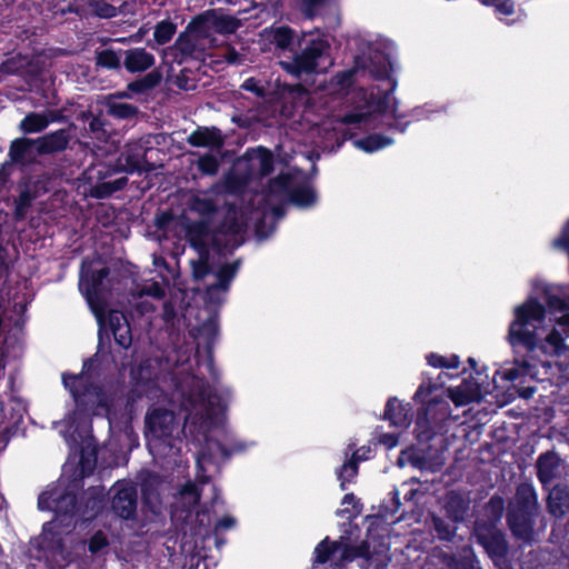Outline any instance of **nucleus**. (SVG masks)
I'll list each match as a JSON object with an SVG mask.
<instances>
[{"label": "nucleus", "instance_id": "nucleus-50", "mask_svg": "<svg viewBox=\"0 0 569 569\" xmlns=\"http://www.w3.org/2000/svg\"><path fill=\"white\" fill-rule=\"evenodd\" d=\"M435 527L438 533L443 539H449L453 533L450 529H448L440 519H435Z\"/></svg>", "mask_w": 569, "mask_h": 569}, {"label": "nucleus", "instance_id": "nucleus-33", "mask_svg": "<svg viewBox=\"0 0 569 569\" xmlns=\"http://www.w3.org/2000/svg\"><path fill=\"white\" fill-rule=\"evenodd\" d=\"M391 141L385 139L381 136H370L366 139H360L356 141V146L367 152H373L385 146H388Z\"/></svg>", "mask_w": 569, "mask_h": 569}, {"label": "nucleus", "instance_id": "nucleus-14", "mask_svg": "<svg viewBox=\"0 0 569 569\" xmlns=\"http://www.w3.org/2000/svg\"><path fill=\"white\" fill-rule=\"evenodd\" d=\"M69 140L70 137L66 130H57L37 138L36 143L38 144V153L42 156L63 151L67 148Z\"/></svg>", "mask_w": 569, "mask_h": 569}, {"label": "nucleus", "instance_id": "nucleus-18", "mask_svg": "<svg viewBox=\"0 0 569 569\" xmlns=\"http://www.w3.org/2000/svg\"><path fill=\"white\" fill-rule=\"evenodd\" d=\"M569 337L568 332L563 330L561 326H559V317L556 320L555 327L550 330L547 337L543 340L542 346H539L538 338L536 337V349L541 348L546 349L549 347L552 352L559 355L561 351L566 350L565 341Z\"/></svg>", "mask_w": 569, "mask_h": 569}, {"label": "nucleus", "instance_id": "nucleus-3", "mask_svg": "<svg viewBox=\"0 0 569 569\" xmlns=\"http://www.w3.org/2000/svg\"><path fill=\"white\" fill-rule=\"evenodd\" d=\"M107 276L108 270L106 268H101L97 271H90L84 266L82 267L79 284L80 290L86 296V299L99 322H102L107 307L106 293L102 287V280Z\"/></svg>", "mask_w": 569, "mask_h": 569}, {"label": "nucleus", "instance_id": "nucleus-36", "mask_svg": "<svg viewBox=\"0 0 569 569\" xmlns=\"http://www.w3.org/2000/svg\"><path fill=\"white\" fill-rule=\"evenodd\" d=\"M97 63L103 68L117 69L120 67V58L113 50L106 49L97 53Z\"/></svg>", "mask_w": 569, "mask_h": 569}, {"label": "nucleus", "instance_id": "nucleus-7", "mask_svg": "<svg viewBox=\"0 0 569 569\" xmlns=\"http://www.w3.org/2000/svg\"><path fill=\"white\" fill-rule=\"evenodd\" d=\"M533 320V302L526 301L516 309V319L510 326L509 339L513 346H525L528 350L533 348V337L530 327Z\"/></svg>", "mask_w": 569, "mask_h": 569}, {"label": "nucleus", "instance_id": "nucleus-40", "mask_svg": "<svg viewBox=\"0 0 569 569\" xmlns=\"http://www.w3.org/2000/svg\"><path fill=\"white\" fill-rule=\"evenodd\" d=\"M428 362L430 366L439 368H457L459 366V359L456 356H452L449 359H447L442 356L430 355L428 357Z\"/></svg>", "mask_w": 569, "mask_h": 569}, {"label": "nucleus", "instance_id": "nucleus-21", "mask_svg": "<svg viewBox=\"0 0 569 569\" xmlns=\"http://www.w3.org/2000/svg\"><path fill=\"white\" fill-rule=\"evenodd\" d=\"M50 122L51 119L46 113L30 112L22 119L19 129L23 133H38L43 131Z\"/></svg>", "mask_w": 569, "mask_h": 569}, {"label": "nucleus", "instance_id": "nucleus-23", "mask_svg": "<svg viewBox=\"0 0 569 569\" xmlns=\"http://www.w3.org/2000/svg\"><path fill=\"white\" fill-rule=\"evenodd\" d=\"M106 107L109 114L120 119L131 118L138 112L137 107L118 101V96H108L106 98Z\"/></svg>", "mask_w": 569, "mask_h": 569}, {"label": "nucleus", "instance_id": "nucleus-34", "mask_svg": "<svg viewBox=\"0 0 569 569\" xmlns=\"http://www.w3.org/2000/svg\"><path fill=\"white\" fill-rule=\"evenodd\" d=\"M127 183V178H120L113 181L104 182L96 187L93 196L97 198H104L112 192L122 189Z\"/></svg>", "mask_w": 569, "mask_h": 569}, {"label": "nucleus", "instance_id": "nucleus-35", "mask_svg": "<svg viewBox=\"0 0 569 569\" xmlns=\"http://www.w3.org/2000/svg\"><path fill=\"white\" fill-rule=\"evenodd\" d=\"M192 276L197 280L203 279L209 272L208 251H199V259L191 261Z\"/></svg>", "mask_w": 569, "mask_h": 569}, {"label": "nucleus", "instance_id": "nucleus-6", "mask_svg": "<svg viewBox=\"0 0 569 569\" xmlns=\"http://www.w3.org/2000/svg\"><path fill=\"white\" fill-rule=\"evenodd\" d=\"M270 191L279 193L298 206H309L315 201L313 191L308 186H300L299 176L280 174L270 184Z\"/></svg>", "mask_w": 569, "mask_h": 569}, {"label": "nucleus", "instance_id": "nucleus-61", "mask_svg": "<svg viewBox=\"0 0 569 569\" xmlns=\"http://www.w3.org/2000/svg\"><path fill=\"white\" fill-rule=\"evenodd\" d=\"M113 96H118V101H121L122 99L131 97L130 91H128V90L114 93Z\"/></svg>", "mask_w": 569, "mask_h": 569}, {"label": "nucleus", "instance_id": "nucleus-30", "mask_svg": "<svg viewBox=\"0 0 569 569\" xmlns=\"http://www.w3.org/2000/svg\"><path fill=\"white\" fill-rule=\"evenodd\" d=\"M160 81V76L156 72L148 73L142 79L130 82L128 84V91L134 93H142L149 89L156 87Z\"/></svg>", "mask_w": 569, "mask_h": 569}, {"label": "nucleus", "instance_id": "nucleus-47", "mask_svg": "<svg viewBox=\"0 0 569 569\" xmlns=\"http://www.w3.org/2000/svg\"><path fill=\"white\" fill-rule=\"evenodd\" d=\"M559 305H560V309L562 311H565L560 317H559V326H561L563 328V330H566L569 335V303L568 301L566 300H558Z\"/></svg>", "mask_w": 569, "mask_h": 569}, {"label": "nucleus", "instance_id": "nucleus-49", "mask_svg": "<svg viewBox=\"0 0 569 569\" xmlns=\"http://www.w3.org/2000/svg\"><path fill=\"white\" fill-rule=\"evenodd\" d=\"M379 442L387 449H392L398 445V437L395 433H383L379 437Z\"/></svg>", "mask_w": 569, "mask_h": 569}, {"label": "nucleus", "instance_id": "nucleus-22", "mask_svg": "<svg viewBox=\"0 0 569 569\" xmlns=\"http://www.w3.org/2000/svg\"><path fill=\"white\" fill-rule=\"evenodd\" d=\"M264 37L279 49H288L293 42V31L284 26L266 30Z\"/></svg>", "mask_w": 569, "mask_h": 569}, {"label": "nucleus", "instance_id": "nucleus-37", "mask_svg": "<svg viewBox=\"0 0 569 569\" xmlns=\"http://www.w3.org/2000/svg\"><path fill=\"white\" fill-rule=\"evenodd\" d=\"M547 507L552 515H563L566 512V500L560 496V491H551L548 496Z\"/></svg>", "mask_w": 569, "mask_h": 569}, {"label": "nucleus", "instance_id": "nucleus-38", "mask_svg": "<svg viewBox=\"0 0 569 569\" xmlns=\"http://www.w3.org/2000/svg\"><path fill=\"white\" fill-rule=\"evenodd\" d=\"M198 168L206 174H214L218 171L219 161L212 154H204L199 158Z\"/></svg>", "mask_w": 569, "mask_h": 569}, {"label": "nucleus", "instance_id": "nucleus-9", "mask_svg": "<svg viewBox=\"0 0 569 569\" xmlns=\"http://www.w3.org/2000/svg\"><path fill=\"white\" fill-rule=\"evenodd\" d=\"M79 381L78 377H64L63 382L66 387L70 388L78 407L82 408L83 411H87L88 415H100V409L107 406V400L104 395L98 388H91L87 390L81 396H78L73 390V387Z\"/></svg>", "mask_w": 569, "mask_h": 569}, {"label": "nucleus", "instance_id": "nucleus-41", "mask_svg": "<svg viewBox=\"0 0 569 569\" xmlns=\"http://www.w3.org/2000/svg\"><path fill=\"white\" fill-rule=\"evenodd\" d=\"M113 337L119 346L128 348L132 341L129 323H122V327L113 332Z\"/></svg>", "mask_w": 569, "mask_h": 569}, {"label": "nucleus", "instance_id": "nucleus-13", "mask_svg": "<svg viewBox=\"0 0 569 569\" xmlns=\"http://www.w3.org/2000/svg\"><path fill=\"white\" fill-rule=\"evenodd\" d=\"M193 147L220 149L223 146V137L217 128H198L187 139Z\"/></svg>", "mask_w": 569, "mask_h": 569}, {"label": "nucleus", "instance_id": "nucleus-54", "mask_svg": "<svg viewBox=\"0 0 569 569\" xmlns=\"http://www.w3.org/2000/svg\"><path fill=\"white\" fill-rule=\"evenodd\" d=\"M236 520L232 517H223L217 525V528L220 529H230L234 526Z\"/></svg>", "mask_w": 569, "mask_h": 569}, {"label": "nucleus", "instance_id": "nucleus-44", "mask_svg": "<svg viewBox=\"0 0 569 569\" xmlns=\"http://www.w3.org/2000/svg\"><path fill=\"white\" fill-rule=\"evenodd\" d=\"M107 545H108V539H107L106 535L101 531H98L97 533L93 535V537L91 538V540L89 542V550L94 553V552L100 551Z\"/></svg>", "mask_w": 569, "mask_h": 569}, {"label": "nucleus", "instance_id": "nucleus-12", "mask_svg": "<svg viewBox=\"0 0 569 569\" xmlns=\"http://www.w3.org/2000/svg\"><path fill=\"white\" fill-rule=\"evenodd\" d=\"M51 502H56V506L53 507V510L56 512H63L64 518L63 520H68L67 526H71V517L67 516V513L71 512L74 509L76 506V498L74 496L67 493L61 497L60 500L57 499L56 492H43L38 500V505L40 509H50Z\"/></svg>", "mask_w": 569, "mask_h": 569}, {"label": "nucleus", "instance_id": "nucleus-29", "mask_svg": "<svg viewBox=\"0 0 569 569\" xmlns=\"http://www.w3.org/2000/svg\"><path fill=\"white\" fill-rule=\"evenodd\" d=\"M176 31L177 26L173 22L163 20L156 26L153 37L158 44H164L171 40Z\"/></svg>", "mask_w": 569, "mask_h": 569}, {"label": "nucleus", "instance_id": "nucleus-56", "mask_svg": "<svg viewBox=\"0 0 569 569\" xmlns=\"http://www.w3.org/2000/svg\"><path fill=\"white\" fill-rule=\"evenodd\" d=\"M546 316V308L542 303L536 300V321H543Z\"/></svg>", "mask_w": 569, "mask_h": 569}, {"label": "nucleus", "instance_id": "nucleus-15", "mask_svg": "<svg viewBox=\"0 0 569 569\" xmlns=\"http://www.w3.org/2000/svg\"><path fill=\"white\" fill-rule=\"evenodd\" d=\"M123 64L129 72H142L154 64V57L142 48L130 49L124 52Z\"/></svg>", "mask_w": 569, "mask_h": 569}, {"label": "nucleus", "instance_id": "nucleus-59", "mask_svg": "<svg viewBox=\"0 0 569 569\" xmlns=\"http://www.w3.org/2000/svg\"><path fill=\"white\" fill-rule=\"evenodd\" d=\"M148 292L157 298L163 297V290L158 286H154L153 289L149 290Z\"/></svg>", "mask_w": 569, "mask_h": 569}, {"label": "nucleus", "instance_id": "nucleus-57", "mask_svg": "<svg viewBox=\"0 0 569 569\" xmlns=\"http://www.w3.org/2000/svg\"><path fill=\"white\" fill-rule=\"evenodd\" d=\"M226 59L229 63H237L239 62V54L233 49H228Z\"/></svg>", "mask_w": 569, "mask_h": 569}, {"label": "nucleus", "instance_id": "nucleus-11", "mask_svg": "<svg viewBox=\"0 0 569 569\" xmlns=\"http://www.w3.org/2000/svg\"><path fill=\"white\" fill-rule=\"evenodd\" d=\"M38 156L40 154L38 153V144L36 143V139L17 138L10 144L9 158L13 163H33Z\"/></svg>", "mask_w": 569, "mask_h": 569}, {"label": "nucleus", "instance_id": "nucleus-28", "mask_svg": "<svg viewBox=\"0 0 569 569\" xmlns=\"http://www.w3.org/2000/svg\"><path fill=\"white\" fill-rule=\"evenodd\" d=\"M251 160L257 162L259 173L267 176L272 171V154L262 148L257 149L252 152Z\"/></svg>", "mask_w": 569, "mask_h": 569}, {"label": "nucleus", "instance_id": "nucleus-10", "mask_svg": "<svg viewBox=\"0 0 569 569\" xmlns=\"http://www.w3.org/2000/svg\"><path fill=\"white\" fill-rule=\"evenodd\" d=\"M137 509V490L129 483H118L114 487L112 510L122 519H130Z\"/></svg>", "mask_w": 569, "mask_h": 569}, {"label": "nucleus", "instance_id": "nucleus-16", "mask_svg": "<svg viewBox=\"0 0 569 569\" xmlns=\"http://www.w3.org/2000/svg\"><path fill=\"white\" fill-rule=\"evenodd\" d=\"M202 22L210 32L232 33L240 27V21L227 14H210L201 17Z\"/></svg>", "mask_w": 569, "mask_h": 569}, {"label": "nucleus", "instance_id": "nucleus-48", "mask_svg": "<svg viewBox=\"0 0 569 569\" xmlns=\"http://www.w3.org/2000/svg\"><path fill=\"white\" fill-rule=\"evenodd\" d=\"M96 12L99 17L110 18L116 16L117 9L108 3H98Z\"/></svg>", "mask_w": 569, "mask_h": 569}, {"label": "nucleus", "instance_id": "nucleus-24", "mask_svg": "<svg viewBox=\"0 0 569 569\" xmlns=\"http://www.w3.org/2000/svg\"><path fill=\"white\" fill-rule=\"evenodd\" d=\"M477 396V388L469 382H465L456 388L449 389V397L456 406H466L476 400Z\"/></svg>", "mask_w": 569, "mask_h": 569}, {"label": "nucleus", "instance_id": "nucleus-45", "mask_svg": "<svg viewBox=\"0 0 569 569\" xmlns=\"http://www.w3.org/2000/svg\"><path fill=\"white\" fill-rule=\"evenodd\" d=\"M108 322H109V327H110V330L112 331V333L114 331H118V329L122 327V323H128L126 317L121 312H118V311H111L109 313Z\"/></svg>", "mask_w": 569, "mask_h": 569}, {"label": "nucleus", "instance_id": "nucleus-27", "mask_svg": "<svg viewBox=\"0 0 569 569\" xmlns=\"http://www.w3.org/2000/svg\"><path fill=\"white\" fill-rule=\"evenodd\" d=\"M244 221L242 216L234 208H229L226 213V222L222 224L221 232L239 233L242 231Z\"/></svg>", "mask_w": 569, "mask_h": 569}, {"label": "nucleus", "instance_id": "nucleus-55", "mask_svg": "<svg viewBox=\"0 0 569 569\" xmlns=\"http://www.w3.org/2000/svg\"><path fill=\"white\" fill-rule=\"evenodd\" d=\"M489 506L496 511L497 519L500 518L503 508L502 500L491 499Z\"/></svg>", "mask_w": 569, "mask_h": 569}, {"label": "nucleus", "instance_id": "nucleus-25", "mask_svg": "<svg viewBox=\"0 0 569 569\" xmlns=\"http://www.w3.org/2000/svg\"><path fill=\"white\" fill-rule=\"evenodd\" d=\"M216 202L208 193L197 194L192 198L190 209L203 218H209L216 212Z\"/></svg>", "mask_w": 569, "mask_h": 569}, {"label": "nucleus", "instance_id": "nucleus-63", "mask_svg": "<svg viewBox=\"0 0 569 569\" xmlns=\"http://www.w3.org/2000/svg\"><path fill=\"white\" fill-rule=\"evenodd\" d=\"M355 500H356L355 496H353V495H351V493H349V495H346V496H345V498H343V501H342V502H343V503H348V505H350V503H355Z\"/></svg>", "mask_w": 569, "mask_h": 569}, {"label": "nucleus", "instance_id": "nucleus-46", "mask_svg": "<svg viewBox=\"0 0 569 569\" xmlns=\"http://www.w3.org/2000/svg\"><path fill=\"white\" fill-rule=\"evenodd\" d=\"M30 206V197L28 193H22L16 204V216L22 219L26 214L28 207Z\"/></svg>", "mask_w": 569, "mask_h": 569}, {"label": "nucleus", "instance_id": "nucleus-20", "mask_svg": "<svg viewBox=\"0 0 569 569\" xmlns=\"http://www.w3.org/2000/svg\"><path fill=\"white\" fill-rule=\"evenodd\" d=\"M386 419L390 420L393 426L407 427L411 417L409 410L397 399H390L386 407Z\"/></svg>", "mask_w": 569, "mask_h": 569}, {"label": "nucleus", "instance_id": "nucleus-31", "mask_svg": "<svg viewBox=\"0 0 569 569\" xmlns=\"http://www.w3.org/2000/svg\"><path fill=\"white\" fill-rule=\"evenodd\" d=\"M340 549V545L337 542H329L328 540H323L318 545L315 550L316 561L318 563L327 562L331 556L336 555Z\"/></svg>", "mask_w": 569, "mask_h": 569}, {"label": "nucleus", "instance_id": "nucleus-4", "mask_svg": "<svg viewBox=\"0 0 569 569\" xmlns=\"http://www.w3.org/2000/svg\"><path fill=\"white\" fill-rule=\"evenodd\" d=\"M213 39L201 18L193 20L174 42V47L183 56L200 57L213 47Z\"/></svg>", "mask_w": 569, "mask_h": 569}, {"label": "nucleus", "instance_id": "nucleus-32", "mask_svg": "<svg viewBox=\"0 0 569 569\" xmlns=\"http://www.w3.org/2000/svg\"><path fill=\"white\" fill-rule=\"evenodd\" d=\"M237 272L236 264H224L217 272L218 282L213 286L216 289L227 290L230 281Z\"/></svg>", "mask_w": 569, "mask_h": 569}, {"label": "nucleus", "instance_id": "nucleus-64", "mask_svg": "<svg viewBox=\"0 0 569 569\" xmlns=\"http://www.w3.org/2000/svg\"><path fill=\"white\" fill-rule=\"evenodd\" d=\"M206 461V457L204 455H201L199 458H198V467H199V472L203 470V463Z\"/></svg>", "mask_w": 569, "mask_h": 569}, {"label": "nucleus", "instance_id": "nucleus-53", "mask_svg": "<svg viewBox=\"0 0 569 569\" xmlns=\"http://www.w3.org/2000/svg\"><path fill=\"white\" fill-rule=\"evenodd\" d=\"M17 71L13 60H8L0 64V74H9Z\"/></svg>", "mask_w": 569, "mask_h": 569}, {"label": "nucleus", "instance_id": "nucleus-5", "mask_svg": "<svg viewBox=\"0 0 569 569\" xmlns=\"http://www.w3.org/2000/svg\"><path fill=\"white\" fill-rule=\"evenodd\" d=\"M531 496L532 492L529 486L519 487L517 501L512 503L508 516L512 532L523 540H530L531 538V526L529 522L530 502L528 500Z\"/></svg>", "mask_w": 569, "mask_h": 569}, {"label": "nucleus", "instance_id": "nucleus-62", "mask_svg": "<svg viewBox=\"0 0 569 569\" xmlns=\"http://www.w3.org/2000/svg\"><path fill=\"white\" fill-rule=\"evenodd\" d=\"M126 163H132L131 168H132V169H136V168H138V167H139L137 163H140V162H139V160H137V159H133V158H131V157H127V158H126Z\"/></svg>", "mask_w": 569, "mask_h": 569}, {"label": "nucleus", "instance_id": "nucleus-1", "mask_svg": "<svg viewBox=\"0 0 569 569\" xmlns=\"http://www.w3.org/2000/svg\"><path fill=\"white\" fill-rule=\"evenodd\" d=\"M186 409L189 412L181 430L172 410L161 406L148 409L144 427L147 443L151 451L159 450L161 446L171 448L180 435L194 440H200V437L206 439L208 432L222 421L226 406L210 386L194 378Z\"/></svg>", "mask_w": 569, "mask_h": 569}, {"label": "nucleus", "instance_id": "nucleus-52", "mask_svg": "<svg viewBox=\"0 0 569 569\" xmlns=\"http://www.w3.org/2000/svg\"><path fill=\"white\" fill-rule=\"evenodd\" d=\"M497 10L502 14H511L513 11V4L509 0H505L497 4Z\"/></svg>", "mask_w": 569, "mask_h": 569}, {"label": "nucleus", "instance_id": "nucleus-2", "mask_svg": "<svg viewBox=\"0 0 569 569\" xmlns=\"http://www.w3.org/2000/svg\"><path fill=\"white\" fill-rule=\"evenodd\" d=\"M298 43L300 51L289 60H281V68L295 77L317 72L320 60L329 50L325 36L318 31L306 32Z\"/></svg>", "mask_w": 569, "mask_h": 569}, {"label": "nucleus", "instance_id": "nucleus-19", "mask_svg": "<svg viewBox=\"0 0 569 569\" xmlns=\"http://www.w3.org/2000/svg\"><path fill=\"white\" fill-rule=\"evenodd\" d=\"M187 236L198 251H208V246L213 241L211 230L203 222L191 224L187 230Z\"/></svg>", "mask_w": 569, "mask_h": 569}, {"label": "nucleus", "instance_id": "nucleus-43", "mask_svg": "<svg viewBox=\"0 0 569 569\" xmlns=\"http://www.w3.org/2000/svg\"><path fill=\"white\" fill-rule=\"evenodd\" d=\"M358 471L357 463L355 461H349L342 466L341 472L339 475L341 479V489H345V482L352 479Z\"/></svg>", "mask_w": 569, "mask_h": 569}, {"label": "nucleus", "instance_id": "nucleus-58", "mask_svg": "<svg viewBox=\"0 0 569 569\" xmlns=\"http://www.w3.org/2000/svg\"><path fill=\"white\" fill-rule=\"evenodd\" d=\"M57 527H58V518H56L53 521L44 525L43 535H47V532L54 530Z\"/></svg>", "mask_w": 569, "mask_h": 569}, {"label": "nucleus", "instance_id": "nucleus-17", "mask_svg": "<svg viewBox=\"0 0 569 569\" xmlns=\"http://www.w3.org/2000/svg\"><path fill=\"white\" fill-rule=\"evenodd\" d=\"M559 459L553 451H547L539 456L536 461L537 476L541 483L546 485L555 476Z\"/></svg>", "mask_w": 569, "mask_h": 569}, {"label": "nucleus", "instance_id": "nucleus-51", "mask_svg": "<svg viewBox=\"0 0 569 569\" xmlns=\"http://www.w3.org/2000/svg\"><path fill=\"white\" fill-rule=\"evenodd\" d=\"M242 88L248 91L256 92L259 96L262 94V89L258 86L257 81L252 78L246 80L242 84Z\"/></svg>", "mask_w": 569, "mask_h": 569}, {"label": "nucleus", "instance_id": "nucleus-39", "mask_svg": "<svg viewBox=\"0 0 569 569\" xmlns=\"http://www.w3.org/2000/svg\"><path fill=\"white\" fill-rule=\"evenodd\" d=\"M180 495L187 500L189 506H196L200 500V491L198 486L192 482H188L180 490Z\"/></svg>", "mask_w": 569, "mask_h": 569}, {"label": "nucleus", "instance_id": "nucleus-8", "mask_svg": "<svg viewBox=\"0 0 569 569\" xmlns=\"http://www.w3.org/2000/svg\"><path fill=\"white\" fill-rule=\"evenodd\" d=\"M476 536L490 557L498 559L506 555L507 545L501 532L493 525L476 523Z\"/></svg>", "mask_w": 569, "mask_h": 569}, {"label": "nucleus", "instance_id": "nucleus-42", "mask_svg": "<svg viewBox=\"0 0 569 569\" xmlns=\"http://www.w3.org/2000/svg\"><path fill=\"white\" fill-rule=\"evenodd\" d=\"M553 246L566 251L569 259V219L567 223L562 227L560 236L553 240Z\"/></svg>", "mask_w": 569, "mask_h": 569}, {"label": "nucleus", "instance_id": "nucleus-26", "mask_svg": "<svg viewBox=\"0 0 569 569\" xmlns=\"http://www.w3.org/2000/svg\"><path fill=\"white\" fill-rule=\"evenodd\" d=\"M340 545V549L338 550L339 557L341 560H353L358 557L369 559L370 552H369V546L367 542H362L361 545L353 547L348 545Z\"/></svg>", "mask_w": 569, "mask_h": 569}, {"label": "nucleus", "instance_id": "nucleus-60", "mask_svg": "<svg viewBox=\"0 0 569 569\" xmlns=\"http://www.w3.org/2000/svg\"><path fill=\"white\" fill-rule=\"evenodd\" d=\"M360 120V116L357 114H349L343 118V122L346 123H355Z\"/></svg>", "mask_w": 569, "mask_h": 569}]
</instances>
